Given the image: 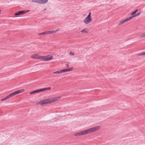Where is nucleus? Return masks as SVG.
Masks as SVG:
<instances>
[{
	"label": "nucleus",
	"instance_id": "21",
	"mask_svg": "<svg viewBox=\"0 0 145 145\" xmlns=\"http://www.w3.org/2000/svg\"><path fill=\"white\" fill-rule=\"evenodd\" d=\"M134 17H135V16H134V15H132V16H131L128 18H129V20H130L132 19Z\"/></svg>",
	"mask_w": 145,
	"mask_h": 145
},
{
	"label": "nucleus",
	"instance_id": "12",
	"mask_svg": "<svg viewBox=\"0 0 145 145\" xmlns=\"http://www.w3.org/2000/svg\"><path fill=\"white\" fill-rule=\"evenodd\" d=\"M37 105H43L42 100L39 101L36 103Z\"/></svg>",
	"mask_w": 145,
	"mask_h": 145
},
{
	"label": "nucleus",
	"instance_id": "30",
	"mask_svg": "<svg viewBox=\"0 0 145 145\" xmlns=\"http://www.w3.org/2000/svg\"><path fill=\"white\" fill-rule=\"evenodd\" d=\"M67 65V67H68V66H69V64H67V65Z\"/></svg>",
	"mask_w": 145,
	"mask_h": 145
},
{
	"label": "nucleus",
	"instance_id": "3",
	"mask_svg": "<svg viewBox=\"0 0 145 145\" xmlns=\"http://www.w3.org/2000/svg\"><path fill=\"white\" fill-rule=\"evenodd\" d=\"M40 59L43 61H48L51 60L52 58V56H40Z\"/></svg>",
	"mask_w": 145,
	"mask_h": 145
},
{
	"label": "nucleus",
	"instance_id": "6",
	"mask_svg": "<svg viewBox=\"0 0 145 145\" xmlns=\"http://www.w3.org/2000/svg\"><path fill=\"white\" fill-rule=\"evenodd\" d=\"M92 19L90 17H87L84 21V23L86 24H88L91 21Z\"/></svg>",
	"mask_w": 145,
	"mask_h": 145
},
{
	"label": "nucleus",
	"instance_id": "7",
	"mask_svg": "<svg viewBox=\"0 0 145 145\" xmlns=\"http://www.w3.org/2000/svg\"><path fill=\"white\" fill-rule=\"evenodd\" d=\"M24 90L23 89L20 90L15 92H13L14 95L23 92Z\"/></svg>",
	"mask_w": 145,
	"mask_h": 145
},
{
	"label": "nucleus",
	"instance_id": "13",
	"mask_svg": "<svg viewBox=\"0 0 145 145\" xmlns=\"http://www.w3.org/2000/svg\"><path fill=\"white\" fill-rule=\"evenodd\" d=\"M125 20H123L121 21H120L119 23L118 24V25H121V24H123V23H125Z\"/></svg>",
	"mask_w": 145,
	"mask_h": 145
},
{
	"label": "nucleus",
	"instance_id": "10",
	"mask_svg": "<svg viewBox=\"0 0 145 145\" xmlns=\"http://www.w3.org/2000/svg\"><path fill=\"white\" fill-rule=\"evenodd\" d=\"M41 92L40 89H38L37 90H35L32 92H31L30 93V94H33L34 93H38Z\"/></svg>",
	"mask_w": 145,
	"mask_h": 145
},
{
	"label": "nucleus",
	"instance_id": "23",
	"mask_svg": "<svg viewBox=\"0 0 145 145\" xmlns=\"http://www.w3.org/2000/svg\"><path fill=\"white\" fill-rule=\"evenodd\" d=\"M140 14V12H139V13H138L137 14H136L135 15H134V16H135V17H136L137 16H138Z\"/></svg>",
	"mask_w": 145,
	"mask_h": 145
},
{
	"label": "nucleus",
	"instance_id": "18",
	"mask_svg": "<svg viewBox=\"0 0 145 145\" xmlns=\"http://www.w3.org/2000/svg\"><path fill=\"white\" fill-rule=\"evenodd\" d=\"M145 37V33H143L140 36L139 38H142Z\"/></svg>",
	"mask_w": 145,
	"mask_h": 145
},
{
	"label": "nucleus",
	"instance_id": "2",
	"mask_svg": "<svg viewBox=\"0 0 145 145\" xmlns=\"http://www.w3.org/2000/svg\"><path fill=\"white\" fill-rule=\"evenodd\" d=\"M60 97L50 98L49 99L42 100L43 105H46L51 103L60 99Z\"/></svg>",
	"mask_w": 145,
	"mask_h": 145
},
{
	"label": "nucleus",
	"instance_id": "14",
	"mask_svg": "<svg viewBox=\"0 0 145 145\" xmlns=\"http://www.w3.org/2000/svg\"><path fill=\"white\" fill-rule=\"evenodd\" d=\"M67 69H63L62 70H60V72H61V73L67 72Z\"/></svg>",
	"mask_w": 145,
	"mask_h": 145
},
{
	"label": "nucleus",
	"instance_id": "5",
	"mask_svg": "<svg viewBox=\"0 0 145 145\" xmlns=\"http://www.w3.org/2000/svg\"><path fill=\"white\" fill-rule=\"evenodd\" d=\"M30 11L29 10H21L18 11L15 14V15L17 16L24 14L25 13L28 12Z\"/></svg>",
	"mask_w": 145,
	"mask_h": 145
},
{
	"label": "nucleus",
	"instance_id": "26",
	"mask_svg": "<svg viewBox=\"0 0 145 145\" xmlns=\"http://www.w3.org/2000/svg\"><path fill=\"white\" fill-rule=\"evenodd\" d=\"M7 98L6 97L5 98H3V99H2L1 100V101H5V100H7Z\"/></svg>",
	"mask_w": 145,
	"mask_h": 145
},
{
	"label": "nucleus",
	"instance_id": "15",
	"mask_svg": "<svg viewBox=\"0 0 145 145\" xmlns=\"http://www.w3.org/2000/svg\"><path fill=\"white\" fill-rule=\"evenodd\" d=\"M81 32L82 33H88V31H87L86 29H84L83 30H82L81 31Z\"/></svg>",
	"mask_w": 145,
	"mask_h": 145
},
{
	"label": "nucleus",
	"instance_id": "24",
	"mask_svg": "<svg viewBox=\"0 0 145 145\" xmlns=\"http://www.w3.org/2000/svg\"><path fill=\"white\" fill-rule=\"evenodd\" d=\"M46 35V33H45V31L42 32V33H39V35Z\"/></svg>",
	"mask_w": 145,
	"mask_h": 145
},
{
	"label": "nucleus",
	"instance_id": "8",
	"mask_svg": "<svg viewBox=\"0 0 145 145\" xmlns=\"http://www.w3.org/2000/svg\"><path fill=\"white\" fill-rule=\"evenodd\" d=\"M58 31V30H56V31H45V33L46 34H52L53 33H55L56 32Z\"/></svg>",
	"mask_w": 145,
	"mask_h": 145
},
{
	"label": "nucleus",
	"instance_id": "1",
	"mask_svg": "<svg viewBox=\"0 0 145 145\" xmlns=\"http://www.w3.org/2000/svg\"><path fill=\"white\" fill-rule=\"evenodd\" d=\"M100 127V126H96L76 133L74 135L75 136H78L91 133L99 130Z\"/></svg>",
	"mask_w": 145,
	"mask_h": 145
},
{
	"label": "nucleus",
	"instance_id": "31",
	"mask_svg": "<svg viewBox=\"0 0 145 145\" xmlns=\"http://www.w3.org/2000/svg\"><path fill=\"white\" fill-rule=\"evenodd\" d=\"M46 8H45L44 9V10H46Z\"/></svg>",
	"mask_w": 145,
	"mask_h": 145
},
{
	"label": "nucleus",
	"instance_id": "20",
	"mask_svg": "<svg viewBox=\"0 0 145 145\" xmlns=\"http://www.w3.org/2000/svg\"><path fill=\"white\" fill-rule=\"evenodd\" d=\"M61 73V72H60V70L58 71H56V72H53V74H57V73H58L59 74Z\"/></svg>",
	"mask_w": 145,
	"mask_h": 145
},
{
	"label": "nucleus",
	"instance_id": "19",
	"mask_svg": "<svg viewBox=\"0 0 145 145\" xmlns=\"http://www.w3.org/2000/svg\"><path fill=\"white\" fill-rule=\"evenodd\" d=\"M72 69H73V68L72 67L69 68V69H67V72L71 71H72Z\"/></svg>",
	"mask_w": 145,
	"mask_h": 145
},
{
	"label": "nucleus",
	"instance_id": "4",
	"mask_svg": "<svg viewBox=\"0 0 145 145\" xmlns=\"http://www.w3.org/2000/svg\"><path fill=\"white\" fill-rule=\"evenodd\" d=\"M32 2L40 4H43L47 2L48 0H31Z\"/></svg>",
	"mask_w": 145,
	"mask_h": 145
},
{
	"label": "nucleus",
	"instance_id": "9",
	"mask_svg": "<svg viewBox=\"0 0 145 145\" xmlns=\"http://www.w3.org/2000/svg\"><path fill=\"white\" fill-rule=\"evenodd\" d=\"M32 58L34 59H40V56H39V55L37 54H35L31 56Z\"/></svg>",
	"mask_w": 145,
	"mask_h": 145
},
{
	"label": "nucleus",
	"instance_id": "17",
	"mask_svg": "<svg viewBox=\"0 0 145 145\" xmlns=\"http://www.w3.org/2000/svg\"><path fill=\"white\" fill-rule=\"evenodd\" d=\"M138 56L145 55V52L138 54Z\"/></svg>",
	"mask_w": 145,
	"mask_h": 145
},
{
	"label": "nucleus",
	"instance_id": "27",
	"mask_svg": "<svg viewBox=\"0 0 145 145\" xmlns=\"http://www.w3.org/2000/svg\"><path fill=\"white\" fill-rule=\"evenodd\" d=\"M124 20H125V21L126 22L127 21H129V20H129V18H126V19H125Z\"/></svg>",
	"mask_w": 145,
	"mask_h": 145
},
{
	"label": "nucleus",
	"instance_id": "11",
	"mask_svg": "<svg viewBox=\"0 0 145 145\" xmlns=\"http://www.w3.org/2000/svg\"><path fill=\"white\" fill-rule=\"evenodd\" d=\"M51 88L50 87H48V88H44L43 89H40L41 92L42 91H44L46 90H50L51 89Z\"/></svg>",
	"mask_w": 145,
	"mask_h": 145
},
{
	"label": "nucleus",
	"instance_id": "25",
	"mask_svg": "<svg viewBox=\"0 0 145 145\" xmlns=\"http://www.w3.org/2000/svg\"><path fill=\"white\" fill-rule=\"evenodd\" d=\"M87 16L91 18V12H89V14Z\"/></svg>",
	"mask_w": 145,
	"mask_h": 145
},
{
	"label": "nucleus",
	"instance_id": "22",
	"mask_svg": "<svg viewBox=\"0 0 145 145\" xmlns=\"http://www.w3.org/2000/svg\"><path fill=\"white\" fill-rule=\"evenodd\" d=\"M9 95V96H10V97L14 96V95L13 92L10 93Z\"/></svg>",
	"mask_w": 145,
	"mask_h": 145
},
{
	"label": "nucleus",
	"instance_id": "16",
	"mask_svg": "<svg viewBox=\"0 0 145 145\" xmlns=\"http://www.w3.org/2000/svg\"><path fill=\"white\" fill-rule=\"evenodd\" d=\"M137 11H138V10L137 9H136L135 11H134L133 12H132L131 13V15H133L134 14H135L137 12Z\"/></svg>",
	"mask_w": 145,
	"mask_h": 145
},
{
	"label": "nucleus",
	"instance_id": "28",
	"mask_svg": "<svg viewBox=\"0 0 145 145\" xmlns=\"http://www.w3.org/2000/svg\"><path fill=\"white\" fill-rule=\"evenodd\" d=\"M7 99H8L10 98V96H9V95H8L6 97Z\"/></svg>",
	"mask_w": 145,
	"mask_h": 145
},
{
	"label": "nucleus",
	"instance_id": "29",
	"mask_svg": "<svg viewBox=\"0 0 145 145\" xmlns=\"http://www.w3.org/2000/svg\"><path fill=\"white\" fill-rule=\"evenodd\" d=\"M69 54L71 55H74V53H73V52H70L69 53Z\"/></svg>",
	"mask_w": 145,
	"mask_h": 145
}]
</instances>
